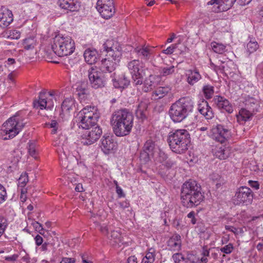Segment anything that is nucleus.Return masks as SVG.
<instances>
[{"label": "nucleus", "instance_id": "1", "mask_svg": "<svg viewBox=\"0 0 263 263\" xmlns=\"http://www.w3.org/2000/svg\"><path fill=\"white\" fill-rule=\"evenodd\" d=\"M133 120L132 114L126 109L115 111L110 120L115 134L118 137L128 135L133 126Z\"/></svg>", "mask_w": 263, "mask_h": 263}, {"label": "nucleus", "instance_id": "51", "mask_svg": "<svg viewBox=\"0 0 263 263\" xmlns=\"http://www.w3.org/2000/svg\"><path fill=\"white\" fill-rule=\"evenodd\" d=\"M180 43V41H178V43L171 45L166 49L163 50L162 52L166 54H171L174 51L175 49L177 47L178 44Z\"/></svg>", "mask_w": 263, "mask_h": 263}, {"label": "nucleus", "instance_id": "34", "mask_svg": "<svg viewBox=\"0 0 263 263\" xmlns=\"http://www.w3.org/2000/svg\"><path fill=\"white\" fill-rule=\"evenodd\" d=\"M147 107V103L145 101H140L136 105L135 114L137 118L143 119L145 117V112Z\"/></svg>", "mask_w": 263, "mask_h": 263}, {"label": "nucleus", "instance_id": "55", "mask_svg": "<svg viewBox=\"0 0 263 263\" xmlns=\"http://www.w3.org/2000/svg\"><path fill=\"white\" fill-rule=\"evenodd\" d=\"M234 247L232 243H229L224 247L221 248L220 250L221 252L226 254H230L233 250Z\"/></svg>", "mask_w": 263, "mask_h": 263}, {"label": "nucleus", "instance_id": "50", "mask_svg": "<svg viewBox=\"0 0 263 263\" xmlns=\"http://www.w3.org/2000/svg\"><path fill=\"white\" fill-rule=\"evenodd\" d=\"M7 198L6 188L0 184V204L5 202Z\"/></svg>", "mask_w": 263, "mask_h": 263}, {"label": "nucleus", "instance_id": "13", "mask_svg": "<svg viewBox=\"0 0 263 263\" xmlns=\"http://www.w3.org/2000/svg\"><path fill=\"white\" fill-rule=\"evenodd\" d=\"M82 135L81 143L85 145H89L95 143L100 138L102 132L98 126H91L87 128Z\"/></svg>", "mask_w": 263, "mask_h": 263}, {"label": "nucleus", "instance_id": "60", "mask_svg": "<svg viewBox=\"0 0 263 263\" xmlns=\"http://www.w3.org/2000/svg\"><path fill=\"white\" fill-rule=\"evenodd\" d=\"M32 225L36 231H44V229L42 224L37 221L32 222Z\"/></svg>", "mask_w": 263, "mask_h": 263}, {"label": "nucleus", "instance_id": "26", "mask_svg": "<svg viewBox=\"0 0 263 263\" xmlns=\"http://www.w3.org/2000/svg\"><path fill=\"white\" fill-rule=\"evenodd\" d=\"M155 80L156 76L152 74L145 78L141 86L142 91L144 92H148L152 90L156 85Z\"/></svg>", "mask_w": 263, "mask_h": 263}, {"label": "nucleus", "instance_id": "25", "mask_svg": "<svg viewBox=\"0 0 263 263\" xmlns=\"http://www.w3.org/2000/svg\"><path fill=\"white\" fill-rule=\"evenodd\" d=\"M142 63L139 60H133L127 64V67L131 74V76L142 73L143 69Z\"/></svg>", "mask_w": 263, "mask_h": 263}, {"label": "nucleus", "instance_id": "44", "mask_svg": "<svg viewBox=\"0 0 263 263\" xmlns=\"http://www.w3.org/2000/svg\"><path fill=\"white\" fill-rule=\"evenodd\" d=\"M23 44L25 49L30 50L34 47L35 41L33 37H30L25 39Z\"/></svg>", "mask_w": 263, "mask_h": 263}, {"label": "nucleus", "instance_id": "4", "mask_svg": "<svg viewBox=\"0 0 263 263\" xmlns=\"http://www.w3.org/2000/svg\"><path fill=\"white\" fill-rule=\"evenodd\" d=\"M167 141L173 152L177 154H183L188 149V144L190 143V135L186 129H176L169 133Z\"/></svg>", "mask_w": 263, "mask_h": 263}, {"label": "nucleus", "instance_id": "64", "mask_svg": "<svg viewBox=\"0 0 263 263\" xmlns=\"http://www.w3.org/2000/svg\"><path fill=\"white\" fill-rule=\"evenodd\" d=\"M76 260L73 258L64 257L63 258L60 263H74Z\"/></svg>", "mask_w": 263, "mask_h": 263}, {"label": "nucleus", "instance_id": "17", "mask_svg": "<svg viewBox=\"0 0 263 263\" xmlns=\"http://www.w3.org/2000/svg\"><path fill=\"white\" fill-rule=\"evenodd\" d=\"M153 48L148 45H142L136 47L134 52L142 61H147L152 57Z\"/></svg>", "mask_w": 263, "mask_h": 263}, {"label": "nucleus", "instance_id": "41", "mask_svg": "<svg viewBox=\"0 0 263 263\" xmlns=\"http://www.w3.org/2000/svg\"><path fill=\"white\" fill-rule=\"evenodd\" d=\"M143 76L142 73L132 76L133 84L135 86L137 87L138 89H139V87L142 86L143 85Z\"/></svg>", "mask_w": 263, "mask_h": 263}, {"label": "nucleus", "instance_id": "9", "mask_svg": "<svg viewBox=\"0 0 263 263\" xmlns=\"http://www.w3.org/2000/svg\"><path fill=\"white\" fill-rule=\"evenodd\" d=\"M103 46L106 52V57L120 62L122 55V49L118 42L114 40H108Z\"/></svg>", "mask_w": 263, "mask_h": 263}, {"label": "nucleus", "instance_id": "49", "mask_svg": "<svg viewBox=\"0 0 263 263\" xmlns=\"http://www.w3.org/2000/svg\"><path fill=\"white\" fill-rule=\"evenodd\" d=\"M7 226L8 222L7 219L4 217H0V237L4 233Z\"/></svg>", "mask_w": 263, "mask_h": 263}, {"label": "nucleus", "instance_id": "11", "mask_svg": "<svg viewBox=\"0 0 263 263\" xmlns=\"http://www.w3.org/2000/svg\"><path fill=\"white\" fill-rule=\"evenodd\" d=\"M253 198V193L250 188L241 186L234 197V203L236 205H248L252 202Z\"/></svg>", "mask_w": 263, "mask_h": 263}, {"label": "nucleus", "instance_id": "61", "mask_svg": "<svg viewBox=\"0 0 263 263\" xmlns=\"http://www.w3.org/2000/svg\"><path fill=\"white\" fill-rule=\"evenodd\" d=\"M256 72L259 77L263 79V63L258 66Z\"/></svg>", "mask_w": 263, "mask_h": 263}, {"label": "nucleus", "instance_id": "12", "mask_svg": "<svg viewBox=\"0 0 263 263\" xmlns=\"http://www.w3.org/2000/svg\"><path fill=\"white\" fill-rule=\"evenodd\" d=\"M54 101H55L54 91L40 93L38 100L34 101L33 105L36 108L51 110L53 107Z\"/></svg>", "mask_w": 263, "mask_h": 263}, {"label": "nucleus", "instance_id": "63", "mask_svg": "<svg viewBox=\"0 0 263 263\" xmlns=\"http://www.w3.org/2000/svg\"><path fill=\"white\" fill-rule=\"evenodd\" d=\"M116 189V193L118 194L119 197L121 198L125 196V194L121 187H120L118 185H117Z\"/></svg>", "mask_w": 263, "mask_h": 263}, {"label": "nucleus", "instance_id": "40", "mask_svg": "<svg viewBox=\"0 0 263 263\" xmlns=\"http://www.w3.org/2000/svg\"><path fill=\"white\" fill-rule=\"evenodd\" d=\"M202 91L206 99H211L214 92V87L210 85H206L203 87Z\"/></svg>", "mask_w": 263, "mask_h": 263}, {"label": "nucleus", "instance_id": "6", "mask_svg": "<svg viewBox=\"0 0 263 263\" xmlns=\"http://www.w3.org/2000/svg\"><path fill=\"white\" fill-rule=\"evenodd\" d=\"M51 48L58 56H67L73 52L75 43L70 36L58 34L53 39Z\"/></svg>", "mask_w": 263, "mask_h": 263}, {"label": "nucleus", "instance_id": "28", "mask_svg": "<svg viewBox=\"0 0 263 263\" xmlns=\"http://www.w3.org/2000/svg\"><path fill=\"white\" fill-rule=\"evenodd\" d=\"M231 153V148L229 146H221L217 147L214 152V155L221 160L228 158Z\"/></svg>", "mask_w": 263, "mask_h": 263}, {"label": "nucleus", "instance_id": "33", "mask_svg": "<svg viewBox=\"0 0 263 263\" xmlns=\"http://www.w3.org/2000/svg\"><path fill=\"white\" fill-rule=\"evenodd\" d=\"M171 90L168 87H159L153 91L152 98L154 100H158L165 96Z\"/></svg>", "mask_w": 263, "mask_h": 263}, {"label": "nucleus", "instance_id": "46", "mask_svg": "<svg viewBox=\"0 0 263 263\" xmlns=\"http://www.w3.org/2000/svg\"><path fill=\"white\" fill-rule=\"evenodd\" d=\"M58 153L59 152H58ZM59 155L61 166L64 168H68L69 167L68 157L65 152H63L59 153Z\"/></svg>", "mask_w": 263, "mask_h": 263}, {"label": "nucleus", "instance_id": "2", "mask_svg": "<svg viewBox=\"0 0 263 263\" xmlns=\"http://www.w3.org/2000/svg\"><path fill=\"white\" fill-rule=\"evenodd\" d=\"M200 185L195 180H190L182 186L181 199L183 205L187 208L199 205L203 200Z\"/></svg>", "mask_w": 263, "mask_h": 263}, {"label": "nucleus", "instance_id": "29", "mask_svg": "<svg viewBox=\"0 0 263 263\" xmlns=\"http://www.w3.org/2000/svg\"><path fill=\"white\" fill-rule=\"evenodd\" d=\"M97 51L94 49H87L84 53V58L86 62L90 65L95 64L97 62Z\"/></svg>", "mask_w": 263, "mask_h": 263}, {"label": "nucleus", "instance_id": "18", "mask_svg": "<svg viewBox=\"0 0 263 263\" xmlns=\"http://www.w3.org/2000/svg\"><path fill=\"white\" fill-rule=\"evenodd\" d=\"M119 63L118 62L106 57L101 60L99 70L105 73L108 74V76L109 75L110 76V73L115 70Z\"/></svg>", "mask_w": 263, "mask_h": 263}, {"label": "nucleus", "instance_id": "57", "mask_svg": "<svg viewBox=\"0 0 263 263\" xmlns=\"http://www.w3.org/2000/svg\"><path fill=\"white\" fill-rule=\"evenodd\" d=\"M21 256L22 260L25 262L26 263H28L30 260V257L28 254H27L25 251H21L20 253Z\"/></svg>", "mask_w": 263, "mask_h": 263}, {"label": "nucleus", "instance_id": "27", "mask_svg": "<svg viewBox=\"0 0 263 263\" xmlns=\"http://www.w3.org/2000/svg\"><path fill=\"white\" fill-rule=\"evenodd\" d=\"M115 73L110 74V78H112V82L115 88L124 89L126 88L130 84V81L125 76L117 80L115 77Z\"/></svg>", "mask_w": 263, "mask_h": 263}, {"label": "nucleus", "instance_id": "59", "mask_svg": "<svg viewBox=\"0 0 263 263\" xmlns=\"http://www.w3.org/2000/svg\"><path fill=\"white\" fill-rule=\"evenodd\" d=\"M222 3L226 6V9H229L234 4L236 0H221Z\"/></svg>", "mask_w": 263, "mask_h": 263}, {"label": "nucleus", "instance_id": "35", "mask_svg": "<svg viewBox=\"0 0 263 263\" xmlns=\"http://www.w3.org/2000/svg\"><path fill=\"white\" fill-rule=\"evenodd\" d=\"M143 151L153 156L155 152L157 151L158 149L156 148L155 142L151 140H148L144 143L143 147Z\"/></svg>", "mask_w": 263, "mask_h": 263}, {"label": "nucleus", "instance_id": "48", "mask_svg": "<svg viewBox=\"0 0 263 263\" xmlns=\"http://www.w3.org/2000/svg\"><path fill=\"white\" fill-rule=\"evenodd\" d=\"M77 92L80 99L87 98L88 95V90L85 88H78L77 89Z\"/></svg>", "mask_w": 263, "mask_h": 263}, {"label": "nucleus", "instance_id": "58", "mask_svg": "<svg viewBox=\"0 0 263 263\" xmlns=\"http://www.w3.org/2000/svg\"><path fill=\"white\" fill-rule=\"evenodd\" d=\"M187 217L191 219V223L192 224H195L196 223L197 220L195 218V213L194 211H191L187 215Z\"/></svg>", "mask_w": 263, "mask_h": 263}, {"label": "nucleus", "instance_id": "45", "mask_svg": "<svg viewBox=\"0 0 263 263\" xmlns=\"http://www.w3.org/2000/svg\"><path fill=\"white\" fill-rule=\"evenodd\" d=\"M28 182V177L26 173H22L18 179V188L24 187Z\"/></svg>", "mask_w": 263, "mask_h": 263}, {"label": "nucleus", "instance_id": "20", "mask_svg": "<svg viewBox=\"0 0 263 263\" xmlns=\"http://www.w3.org/2000/svg\"><path fill=\"white\" fill-rule=\"evenodd\" d=\"M213 102L219 109L222 111H225L229 114L233 111L232 105L227 99L223 97L215 96L213 99Z\"/></svg>", "mask_w": 263, "mask_h": 263}, {"label": "nucleus", "instance_id": "19", "mask_svg": "<svg viewBox=\"0 0 263 263\" xmlns=\"http://www.w3.org/2000/svg\"><path fill=\"white\" fill-rule=\"evenodd\" d=\"M58 5L67 12L78 11L80 7L78 0H58Z\"/></svg>", "mask_w": 263, "mask_h": 263}, {"label": "nucleus", "instance_id": "32", "mask_svg": "<svg viewBox=\"0 0 263 263\" xmlns=\"http://www.w3.org/2000/svg\"><path fill=\"white\" fill-rule=\"evenodd\" d=\"M248 109L247 108H242L240 110L238 115H236L237 121L239 124H243L251 118L252 111Z\"/></svg>", "mask_w": 263, "mask_h": 263}, {"label": "nucleus", "instance_id": "42", "mask_svg": "<svg viewBox=\"0 0 263 263\" xmlns=\"http://www.w3.org/2000/svg\"><path fill=\"white\" fill-rule=\"evenodd\" d=\"M28 152L29 154L35 159H37V151L34 142H29L28 143Z\"/></svg>", "mask_w": 263, "mask_h": 263}, {"label": "nucleus", "instance_id": "38", "mask_svg": "<svg viewBox=\"0 0 263 263\" xmlns=\"http://www.w3.org/2000/svg\"><path fill=\"white\" fill-rule=\"evenodd\" d=\"M211 46L214 52L218 54H222L226 51V45L221 43L213 42L211 43Z\"/></svg>", "mask_w": 263, "mask_h": 263}, {"label": "nucleus", "instance_id": "30", "mask_svg": "<svg viewBox=\"0 0 263 263\" xmlns=\"http://www.w3.org/2000/svg\"><path fill=\"white\" fill-rule=\"evenodd\" d=\"M186 76L187 82L191 85H193L201 79V76L196 69L188 70Z\"/></svg>", "mask_w": 263, "mask_h": 263}, {"label": "nucleus", "instance_id": "39", "mask_svg": "<svg viewBox=\"0 0 263 263\" xmlns=\"http://www.w3.org/2000/svg\"><path fill=\"white\" fill-rule=\"evenodd\" d=\"M259 48V45L254 39H252L247 45V52L249 54L256 51Z\"/></svg>", "mask_w": 263, "mask_h": 263}, {"label": "nucleus", "instance_id": "7", "mask_svg": "<svg viewBox=\"0 0 263 263\" xmlns=\"http://www.w3.org/2000/svg\"><path fill=\"white\" fill-rule=\"evenodd\" d=\"M78 116L79 127L87 129L96 124L100 117V113L97 107L87 105L79 112Z\"/></svg>", "mask_w": 263, "mask_h": 263}, {"label": "nucleus", "instance_id": "23", "mask_svg": "<svg viewBox=\"0 0 263 263\" xmlns=\"http://www.w3.org/2000/svg\"><path fill=\"white\" fill-rule=\"evenodd\" d=\"M198 110L208 120L211 119L214 117V113L212 108L205 100H203L198 104Z\"/></svg>", "mask_w": 263, "mask_h": 263}, {"label": "nucleus", "instance_id": "53", "mask_svg": "<svg viewBox=\"0 0 263 263\" xmlns=\"http://www.w3.org/2000/svg\"><path fill=\"white\" fill-rule=\"evenodd\" d=\"M172 258L175 263H183L184 258L181 253H175L173 256Z\"/></svg>", "mask_w": 263, "mask_h": 263}, {"label": "nucleus", "instance_id": "54", "mask_svg": "<svg viewBox=\"0 0 263 263\" xmlns=\"http://www.w3.org/2000/svg\"><path fill=\"white\" fill-rule=\"evenodd\" d=\"M21 36L20 32L16 30H11L9 32L8 37L11 39H18Z\"/></svg>", "mask_w": 263, "mask_h": 263}, {"label": "nucleus", "instance_id": "36", "mask_svg": "<svg viewBox=\"0 0 263 263\" xmlns=\"http://www.w3.org/2000/svg\"><path fill=\"white\" fill-rule=\"evenodd\" d=\"M107 237L112 241V245L118 244L121 241V235L118 231H111L107 235Z\"/></svg>", "mask_w": 263, "mask_h": 263}, {"label": "nucleus", "instance_id": "5", "mask_svg": "<svg viewBox=\"0 0 263 263\" xmlns=\"http://www.w3.org/2000/svg\"><path fill=\"white\" fill-rule=\"evenodd\" d=\"M22 111L17 112L4 123L2 132L4 134V140L11 139L16 136L25 126L27 122L22 116Z\"/></svg>", "mask_w": 263, "mask_h": 263}, {"label": "nucleus", "instance_id": "52", "mask_svg": "<svg viewBox=\"0 0 263 263\" xmlns=\"http://www.w3.org/2000/svg\"><path fill=\"white\" fill-rule=\"evenodd\" d=\"M47 126L49 128H52L51 131L52 134H55L58 129L59 124L55 120H52L50 123L47 124Z\"/></svg>", "mask_w": 263, "mask_h": 263}, {"label": "nucleus", "instance_id": "22", "mask_svg": "<svg viewBox=\"0 0 263 263\" xmlns=\"http://www.w3.org/2000/svg\"><path fill=\"white\" fill-rule=\"evenodd\" d=\"M167 246L170 250L180 251L181 248V236L177 234L173 235L167 241Z\"/></svg>", "mask_w": 263, "mask_h": 263}, {"label": "nucleus", "instance_id": "14", "mask_svg": "<svg viewBox=\"0 0 263 263\" xmlns=\"http://www.w3.org/2000/svg\"><path fill=\"white\" fill-rule=\"evenodd\" d=\"M97 9L104 18H110L115 13L113 0H98Z\"/></svg>", "mask_w": 263, "mask_h": 263}, {"label": "nucleus", "instance_id": "24", "mask_svg": "<svg viewBox=\"0 0 263 263\" xmlns=\"http://www.w3.org/2000/svg\"><path fill=\"white\" fill-rule=\"evenodd\" d=\"M116 143L114 142L111 137H103L101 139V147L104 153L107 154L116 147Z\"/></svg>", "mask_w": 263, "mask_h": 263}, {"label": "nucleus", "instance_id": "8", "mask_svg": "<svg viewBox=\"0 0 263 263\" xmlns=\"http://www.w3.org/2000/svg\"><path fill=\"white\" fill-rule=\"evenodd\" d=\"M108 77V74L103 72L97 68H91L88 71L89 83L91 86L95 89L105 87Z\"/></svg>", "mask_w": 263, "mask_h": 263}, {"label": "nucleus", "instance_id": "3", "mask_svg": "<svg viewBox=\"0 0 263 263\" xmlns=\"http://www.w3.org/2000/svg\"><path fill=\"white\" fill-rule=\"evenodd\" d=\"M194 102L189 97H183L173 103L169 109V115L174 122H181L193 111Z\"/></svg>", "mask_w": 263, "mask_h": 263}, {"label": "nucleus", "instance_id": "10", "mask_svg": "<svg viewBox=\"0 0 263 263\" xmlns=\"http://www.w3.org/2000/svg\"><path fill=\"white\" fill-rule=\"evenodd\" d=\"M153 157L158 171L161 174H165V171L171 168L174 164L172 160L168 159L167 155L160 149L155 152Z\"/></svg>", "mask_w": 263, "mask_h": 263}, {"label": "nucleus", "instance_id": "47", "mask_svg": "<svg viewBox=\"0 0 263 263\" xmlns=\"http://www.w3.org/2000/svg\"><path fill=\"white\" fill-rule=\"evenodd\" d=\"M153 156L152 155L144 151H142L140 153V160L141 162L145 164L150 160V156Z\"/></svg>", "mask_w": 263, "mask_h": 263}, {"label": "nucleus", "instance_id": "37", "mask_svg": "<svg viewBox=\"0 0 263 263\" xmlns=\"http://www.w3.org/2000/svg\"><path fill=\"white\" fill-rule=\"evenodd\" d=\"M155 250L153 248L149 249L143 257L141 263H153L155 261Z\"/></svg>", "mask_w": 263, "mask_h": 263}, {"label": "nucleus", "instance_id": "16", "mask_svg": "<svg viewBox=\"0 0 263 263\" xmlns=\"http://www.w3.org/2000/svg\"><path fill=\"white\" fill-rule=\"evenodd\" d=\"M76 109V101L72 98H66L63 102L60 116L62 119H67L70 115V112Z\"/></svg>", "mask_w": 263, "mask_h": 263}, {"label": "nucleus", "instance_id": "56", "mask_svg": "<svg viewBox=\"0 0 263 263\" xmlns=\"http://www.w3.org/2000/svg\"><path fill=\"white\" fill-rule=\"evenodd\" d=\"M77 63V60L76 59H69L68 58L65 60V64L67 67H72L74 64Z\"/></svg>", "mask_w": 263, "mask_h": 263}, {"label": "nucleus", "instance_id": "31", "mask_svg": "<svg viewBox=\"0 0 263 263\" xmlns=\"http://www.w3.org/2000/svg\"><path fill=\"white\" fill-rule=\"evenodd\" d=\"M246 108L252 112L257 111L259 108V101L253 97L248 96L243 101Z\"/></svg>", "mask_w": 263, "mask_h": 263}, {"label": "nucleus", "instance_id": "62", "mask_svg": "<svg viewBox=\"0 0 263 263\" xmlns=\"http://www.w3.org/2000/svg\"><path fill=\"white\" fill-rule=\"evenodd\" d=\"M34 240L35 242V244L37 246H41L43 242V238L39 234H37L35 237H34Z\"/></svg>", "mask_w": 263, "mask_h": 263}, {"label": "nucleus", "instance_id": "43", "mask_svg": "<svg viewBox=\"0 0 263 263\" xmlns=\"http://www.w3.org/2000/svg\"><path fill=\"white\" fill-rule=\"evenodd\" d=\"M159 71L161 76L166 77L173 74L175 72V67L174 66H171L161 67Z\"/></svg>", "mask_w": 263, "mask_h": 263}, {"label": "nucleus", "instance_id": "15", "mask_svg": "<svg viewBox=\"0 0 263 263\" xmlns=\"http://www.w3.org/2000/svg\"><path fill=\"white\" fill-rule=\"evenodd\" d=\"M211 137L215 141L222 143L231 137V132L223 125L219 124L212 128Z\"/></svg>", "mask_w": 263, "mask_h": 263}, {"label": "nucleus", "instance_id": "21", "mask_svg": "<svg viewBox=\"0 0 263 263\" xmlns=\"http://www.w3.org/2000/svg\"><path fill=\"white\" fill-rule=\"evenodd\" d=\"M13 21L12 12L5 8L0 10V26L5 27L8 26Z\"/></svg>", "mask_w": 263, "mask_h": 263}]
</instances>
